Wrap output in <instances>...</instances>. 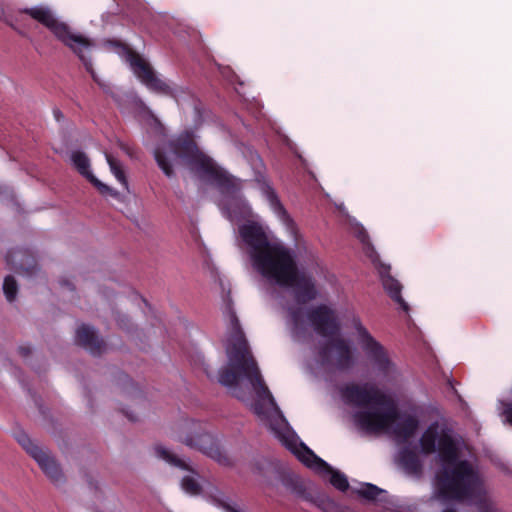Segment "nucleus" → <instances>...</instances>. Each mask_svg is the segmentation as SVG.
<instances>
[{
	"mask_svg": "<svg viewBox=\"0 0 512 512\" xmlns=\"http://www.w3.org/2000/svg\"><path fill=\"white\" fill-rule=\"evenodd\" d=\"M221 506L226 512H240L236 508L232 507L231 505L227 503H221Z\"/></svg>",
	"mask_w": 512,
	"mask_h": 512,
	"instance_id": "2f4dec72",
	"label": "nucleus"
},
{
	"mask_svg": "<svg viewBox=\"0 0 512 512\" xmlns=\"http://www.w3.org/2000/svg\"><path fill=\"white\" fill-rule=\"evenodd\" d=\"M125 414H126L127 418H128L130 421H132V422L137 421V417H136V416H134L133 414L128 413V412H125Z\"/></svg>",
	"mask_w": 512,
	"mask_h": 512,
	"instance_id": "c9c22d12",
	"label": "nucleus"
},
{
	"mask_svg": "<svg viewBox=\"0 0 512 512\" xmlns=\"http://www.w3.org/2000/svg\"><path fill=\"white\" fill-rule=\"evenodd\" d=\"M356 492L362 498L367 500H375L381 493L384 492V490L374 484L364 483L362 484V487Z\"/></svg>",
	"mask_w": 512,
	"mask_h": 512,
	"instance_id": "a878e982",
	"label": "nucleus"
},
{
	"mask_svg": "<svg viewBox=\"0 0 512 512\" xmlns=\"http://www.w3.org/2000/svg\"><path fill=\"white\" fill-rule=\"evenodd\" d=\"M282 287H293L295 300L299 304H306L317 296L315 285L310 278L300 275L296 270V276L291 284H283Z\"/></svg>",
	"mask_w": 512,
	"mask_h": 512,
	"instance_id": "f3484780",
	"label": "nucleus"
},
{
	"mask_svg": "<svg viewBox=\"0 0 512 512\" xmlns=\"http://www.w3.org/2000/svg\"><path fill=\"white\" fill-rule=\"evenodd\" d=\"M443 434L447 433L439 434L437 423L429 425L419 439L421 452L425 455H431L438 451L439 439Z\"/></svg>",
	"mask_w": 512,
	"mask_h": 512,
	"instance_id": "a211bd4d",
	"label": "nucleus"
},
{
	"mask_svg": "<svg viewBox=\"0 0 512 512\" xmlns=\"http://www.w3.org/2000/svg\"><path fill=\"white\" fill-rule=\"evenodd\" d=\"M438 454L445 465L436 476L438 498L459 502L475 498L481 489L482 480L468 460H459L457 442L450 434L440 437Z\"/></svg>",
	"mask_w": 512,
	"mask_h": 512,
	"instance_id": "7ed1b4c3",
	"label": "nucleus"
},
{
	"mask_svg": "<svg viewBox=\"0 0 512 512\" xmlns=\"http://www.w3.org/2000/svg\"><path fill=\"white\" fill-rule=\"evenodd\" d=\"M181 488L188 494L197 496L202 492L200 483L191 476H184L181 480Z\"/></svg>",
	"mask_w": 512,
	"mask_h": 512,
	"instance_id": "bb28decb",
	"label": "nucleus"
},
{
	"mask_svg": "<svg viewBox=\"0 0 512 512\" xmlns=\"http://www.w3.org/2000/svg\"><path fill=\"white\" fill-rule=\"evenodd\" d=\"M154 158L158 167L168 178L175 176L172 161L179 158L185 161L192 170L212 181L221 193L234 194L238 190L234 178L200 150L194 134L190 131H183L165 144L156 147Z\"/></svg>",
	"mask_w": 512,
	"mask_h": 512,
	"instance_id": "f03ea898",
	"label": "nucleus"
},
{
	"mask_svg": "<svg viewBox=\"0 0 512 512\" xmlns=\"http://www.w3.org/2000/svg\"><path fill=\"white\" fill-rule=\"evenodd\" d=\"M480 512H498V511L492 507L482 506Z\"/></svg>",
	"mask_w": 512,
	"mask_h": 512,
	"instance_id": "72a5a7b5",
	"label": "nucleus"
},
{
	"mask_svg": "<svg viewBox=\"0 0 512 512\" xmlns=\"http://www.w3.org/2000/svg\"><path fill=\"white\" fill-rule=\"evenodd\" d=\"M125 49L127 61L132 70L149 90L166 96H174V89L164 80L157 77L148 62L129 47H125Z\"/></svg>",
	"mask_w": 512,
	"mask_h": 512,
	"instance_id": "1a4fd4ad",
	"label": "nucleus"
},
{
	"mask_svg": "<svg viewBox=\"0 0 512 512\" xmlns=\"http://www.w3.org/2000/svg\"><path fill=\"white\" fill-rule=\"evenodd\" d=\"M61 285L67 287L71 291L75 289L74 286L68 280H62Z\"/></svg>",
	"mask_w": 512,
	"mask_h": 512,
	"instance_id": "473e14b6",
	"label": "nucleus"
},
{
	"mask_svg": "<svg viewBox=\"0 0 512 512\" xmlns=\"http://www.w3.org/2000/svg\"><path fill=\"white\" fill-rule=\"evenodd\" d=\"M381 281L383 288L389 297L407 312L409 310V306L401 295L402 285L400 282L389 273L384 272L381 273Z\"/></svg>",
	"mask_w": 512,
	"mask_h": 512,
	"instance_id": "6ab92c4d",
	"label": "nucleus"
},
{
	"mask_svg": "<svg viewBox=\"0 0 512 512\" xmlns=\"http://www.w3.org/2000/svg\"><path fill=\"white\" fill-rule=\"evenodd\" d=\"M307 318L317 334L331 338L319 348L318 355L322 364L331 363V350H335V367L339 370L352 367L354 361L348 342L343 338L335 337L340 332V325L333 310L326 305H319L308 310Z\"/></svg>",
	"mask_w": 512,
	"mask_h": 512,
	"instance_id": "39448f33",
	"label": "nucleus"
},
{
	"mask_svg": "<svg viewBox=\"0 0 512 512\" xmlns=\"http://www.w3.org/2000/svg\"><path fill=\"white\" fill-rule=\"evenodd\" d=\"M18 351L22 357H28L31 354V348L29 346H20Z\"/></svg>",
	"mask_w": 512,
	"mask_h": 512,
	"instance_id": "c756f323",
	"label": "nucleus"
},
{
	"mask_svg": "<svg viewBox=\"0 0 512 512\" xmlns=\"http://www.w3.org/2000/svg\"><path fill=\"white\" fill-rule=\"evenodd\" d=\"M6 262L12 270L28 276L39 270L35 256L27 249H13L6 254Z\"/></svg>",
	"mask_w": 512,
	"mask_h": 512,
	"instance_id": "4468645a",
	"label": "nucleus"
},
{
	"mask_svg": "<svg viewBox=\"0 0 512 512\" xmlns=\"http://www.w3.org/2000/svg\"><path fill=\"white\" fill-rule=\"evenodd\" d=\"M372 406H378L381 409L358 411L354 414L355 423L366 432L387 431L400 419L399 410L389 396L385 403Z\"/></svg>",
	"mask_w": 512,
	"mask_h": 512,
	"instance_id": "0eeeda50",
	"label": "nucleus"
},
{
	"mask_svg": "<svg viewBox=\"0 0 512 512\" xmlns=\"http://www.w3.org/2000/svg\"><path fill=\"white\" fill-rule=\"evenodd\" d=\"M156 456L167 463H169L172 466L178 467L182 470L189 471L193 474H196V471L188 465L184 460L177 457L175 454L171 453L166 448L162 447L161 445H156L155 448Z\"/></svg>",
	"mask_w": 512,
	"mask_h": 512,
	"instance_id": "b1692460",
	"label": "nucleus"
},
{
	"mask_svg": "<svg viewBox=\"0 0 512 512\" xmlns=\"http://www.w3.org/2000/svg\"><path fill=\"white\" fill-rule=\"evenodd\" d=\"M71 160L77 171L84 176L102 194H112V189L98 180L90 171V160L84 152L75 151Z\"/></svg>",
	"mask_w": 512,
	"mask_h": 512,
	"instance_id": "dca6fc26",
	"label": "nucleus"
},
{
	"mask_svg": "<svg viewBox=\"0 0 512 512\" xmlns=\"http://www.w3.org/2000/svg\"><path fill=\"white\" fill-rule=\"evenodd\" d=\"M298 459L307 467L314 469L319 473L330 474V483L339 491L345 492L349 488L348 479L345 474L334 470L327 462L319 458L305 444L301 443V450L294 451Z\"/></svg>",
	"mask_w": 512,
	"mask_h": 512,
	"instance_id": "ddd939ff",
	"label": "nucleus"
},
{
	"mask_svg": "<svg viewBox=\"0 0 512 512\" xmlns=\"http://www.w3.org/2000/svg\"><path fill=\"white\" fill-rule=\"evenodd\" d=\"M185 425L189 429V432L185 435L179 436L180 442L191 449L200 451L221 465H231V459L220 447L218 441L213 435L206 432H200L198 429L200 425L195 421H189Z\"/></svg>",
	"mask_w": 512,
	"mask_h": 512,
	"instance_id": "6e6552de",
	"label": "nucleus"
},
{
	"mask_svg": "<svg viewBox=\"0 0 512 512\" xmlns=\"http://www.w3.org/2000/svg\"><path fill=\"white\" fill-rule=\"evenodd\" d=\"M394 424L393 434L402 442H407L412 438L419 428V420L413 415H406L401 421Z\"/></svg>",
	"mask_w": 512,
	"mask_h": 512,
	"instance_id": "aec40b11",
	"label": "nucleus"
},
{
	"mask_svg": "<svg viewBox=\"0 0 512 512\" xmlns=\"http://www.w3.org/2000/svg\"><path fill=\"white\" fill-rule=\"evenodd\" d=\"M254 412L257 414V415H261L263 413L262 411V407L260 406V404H256L255 407H254Z\"/></svg>",
	"mask_w": 512,
	"mask_h": 512,
	"instance_id": "f704fd0d",
	"label": "nucleus"
},
{
	"mask_svg": "<svg viewBox=\"0 0 512 512\" xmlns=\"http://www.w3.org/2000/svg\"><path fill=\"white\" fill-rule=\"evenodd\" d=\"M22 12L48 28L59 41L70 48L79 57L87 72L91 74L92 79L102 89L105 90L107 88L93 70L90 58L84 53L85 51L90 50L93 45L90 39L83 35L73 33L66 23L55 18L51 9L48 7L37 6L26 8Z\"/></svg>",
	"mask_w": 512,
	"mask_h": 512,
	"instance_id": "423d86ee",
	"label": "nucleus"
},
{
	"mask_svg": "<svg viewBox=\"0 0 512 512\" xmlns=\"http://www.w3.org/2000/svg\"><path fill=\"white\" fill-rule=\"evenodd\" d=\"M398 461L408 474L418 475L422 471V463L419 456L409 447H404L399 451Z\"/></svg>",
	"mask_w": 512,
	"mask_h": 512,
	"instance_id": "412c9836",
	"label": "nucleus"
},
{
	"mask_svg": "<svg viewBox=\"0 0 512 512\" xmlns=\"http://www.w3.org/2000/svg\"><path fill=\"white\" fill-rule=\"evenodd\" d=\"M223 302L225 304L224 313L229 320L231 333L226 348L229 362L228 366L219 371V383L226 387H236L240 375H243L250 382L259 399L267 400L273 407H276L275 399L265 384L258 364L251 354L240 321L233 308L230 290L223 291Z\"/></svg>",
	"mask_w": 512,
	"mask_h": 512,
	"instance_id": "f257e3e1",
	"label": "nucleus"
},
{
	"mask_svg": "<svg viewBox=\"0 0 512 512\" xmlns=\"http://www.w3.org/2000/svg\"><path fill=\"white\" fill-rule=\"evenodd\" d=\"M353 327L368 357L373 361L379 371L388 374L391 370L392 363L384 347L371 336L369 331L362 325L360 319H353Z\"/></svg>",
	"mask_w": 512,
	"mask_h": 512,
	"instance_id": "f8f14e48",
	"label": "nucleus"
},
{
	"mask_svg": "<svg viewBox=\"0 0 512 512\" xmlns=\"http://www.w3.org/2000/svg\"><path fill=\"white\" fill-rule=\"evenodd\" d=\"M3 291L8 302H13L17 296L18 285L15 278L8 275L4 279Z\"/></svg>",
	"mask_w": 512,
	"mask_h": 512,
	"instance_id": "cd10ccee",
	"label": "nucleus"
},
{
	"mask_svg": "<svg viewBox=\"0 0 512 512\" xmlns=\"http://www.w3.org/2000/svg\"><path fill=\"white\" fill-rule=\"evenodd\" d=\"M268 199L270 202L271 207L273 208L274 212L281 218L286 219L288 218L287 211L285 210L284 206L281 204L280 200L278 199L277 195L272 189H269L268 193Z\"/></svg>",
	"mask_w": 512,
	"mask_h": 512,
	"instance_id": "c85d7f7f",
	"label": "nucleus"
},
{
	"mask_svg": "<svg viewBox=\"0 0 512 512\" xmlns=\"http://www.w3.org/2000/svg\"><path fill=\"white\" fill-rule=\"evenodd\" d=\"M75 341L94 356L101 355L106 347L105 342L98 337L95 329L86 324H82L76 330Z\"/></svg>",
	"mask_w": 512,
	"mask_h": 512,
	"instance_id": "2eb2a0df",
	"label": "nucleus"
},
{
	"mask_svg": "<svg viewBox=\"0 0 512 512\" xmlns=\"http://www.w3.org/2000/svg\"><path fill=\"white\" fill-rule=\"evenodd\" d=\"M358 239L363 243L365 244L366 242H368V239H369V236L367 234V232L362 228L359 233H358Z\"/></svg>",
	"mask_w": 512,
	"mask_h": 512,
	"instance_id": "7c9ffc66",
	"label": "nucleus"
},
{
	"mask_svg": "<svg viewBox=\"0 0 512 512\" xmlns=\"http://www.w3.org/2000/svg\"><path fill=\"white\" fill-rule=\"evenodd\" d=\"M239 234L248 246L253 266L264 278L279 286L293 282L298 267L288 248L270 242L263 229L255 223L242 225Z\"/></svg>",
	"mask_w": 512,
	"mask_h": 512,
	"instance_id": "20e7f679",
	"label": "nucleus"
},
{
	"mask_svg": "<svg viewBox=\"0 0 512 512\" xmlns=\"http://www.w3.org/2000/svg\"><path fill=\"white\" fill-rule=\"evenodd\" d=\"M16 440L53 483L59 484L62 481L63 475L60 466L46 450L36 445L24 432L18 433Z\"/></svg>",
	"mask_w": 512,
	"mask_h": 512,
	"instance_id": "9d476101",
	"label": "nucleus"
},
{
	"mask_svg": "<svg viewBox=\"0 0 512 512\" xmlns=\"http://www.w3.org/2000/svg\"><path fill=\"white\" fill-rule=\"evenodd\" d=\"M282 485L293 494L299 497H305L306 487L304 482L294 473L283 472L280 474Z\"/></svg>",
	"mask_w": 512,
	"mask_h": 512,
	"instance_id": "4be33fe9",
	"label": "nucleus"
},
{
	"mask_svg": "<svg viewBox=\"0 0 512 512\" xmlns=\"http://www.w3.org/2000/svg\"><path fill=\"white\" fill-rule=\"evenodd\" d=\"M289 317L292 326V333L295 337H304L307 333V327L304 319V311L301 307L289 309Z\"/></svg>",
	"mask_w": 512,
	"mask_h": 512,
	"instance_id": "5701e85b",
	"label": "nucleus"
},
{
	"mask_svg": "<svg viewBox=\"0 0 512 512\" xmlns=\"http://www.w3.org/2000/svg\"><path fill=\"white\" fill-rule=\"evenodd\" d=\"M106 160L109 164L110 170L115 178L125 187H128V181L125 175V171L119 160L114 158L111 154H106Z\"/></svg>",
	"mask_w": 512,
	"mask_h": 512,
	"instance_id": "393cba45",
	"label": "nucleus"
},
{
	"mask_svg": "<svg viewBox=\"0 0 512 512\" xmlns=\"http://www.w3.org/2000/svg\"><path fill=\"white\" fill-rule=\"evenodd\" d=\"M342 397L346 403L356 407H370L373 404H383L387 395L374 385L348 384L342 390Z\"/></svg>",
	"mask_w": 512,
	"mask_h": 512,
	"instance_id": "9b49d317",
	"label": "nucleus"
},
{
	"mask_svg": "<svg viewBox=\"0 0 512 512\" xmlns=\"http://www.w3.org/2000/svg\"><path fill=\"white\" fill-rule=\"evenodd\" d=\"M54 113H55V116H56L57 120H59L60 117H62V114H61V112L59 110H55Z\"/></svg>",
	"mask_w": 512,
	"mask_h": 512,
	"instance_id": "e433bc0d",
	"label": "nucleus"
},
{
	"mask_svg": "<svg viewBox=\"0 0 512 512\" xmlns=\"http://www.w3.org/2000/svg\"><path fill=\"white\" fill-rule=\"evenodd\" d=\"M442 512H458L455 508H446Z\"/></svg>",
	"mask_w": 512,
	"mask_h": 512,
	"instance_id": "4c0bfd02",
	"label": "nucleus"
}]
</instances>
